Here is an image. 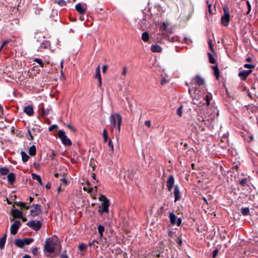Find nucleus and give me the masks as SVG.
I'll use <instances>...</instances> for the list:
<instances>
[{
  "instance_id": "34",
  "label": "nucleus",
  "mask_w": 258,
  "mask_h": 258,
  "mask_svg": "<svg viewBox=\"0 0 258 258\" xmlns=\"http://www.w3.org/2000/svg\"><path fill=\"white\" fill-rule=\"evenodd\" d=\"M208 56H209V62L211 63H214L216 62L215 59L213 57L212 54L210 53H208Z\"/></svg>"
},
{
  "instance_id": "2",
  "label": "nucleus",
  "mask_w": 258,
  "mask_h": 258,
  "mask_svg": "<svg viewBox=\"0 0 258 258\" xmlns=\"http://www.w3.org/2000/svg\"><path fill=\"white\" fill-rule=\"evenodd\" d=\"M192 96L193 98L192 103L194 104L198 105L199 106H202L205 104L203 100L206 101V104L207 105H209L210 104V98L209 96L207 95L204 96L202 92H200L197 89L195 90Z\"/></svg>"
},
{
  "instance_id": "56",
  "label": "nucleus",
  "mask_w": 258,
  "mask_h": 258,
  "mask_svg": "<svg viewBox=\"0 0 258 258\" xmlns=\"http://www.w3.org/2000/svg\"><path fill=\"white\" fill-rule=\"evenodd\" d=\"M67 126L72 131H74V128L72 126V125L70 124H67Z\"/></svg>"
},
{
  "instance_id": "48",
  "label": "nucleus",
  "mask_w": 258,
  "mask_h": 258,
  "mask_svg": "<svg viewBox=\"0 0 258 258\" xmlns=\"http://www.w3.org/2000/svg\"><path fill=\"white\" fill-rule=\"evenodd\" d=\"M167 82V80L165 78H162L161 80V84L162 85L166 84Z\"/></svg>"
},
{
  "instance_id": "18",
  "label": "nucleus",
  "mask_w": 258,
  "mask_h": 258,
  "mask_svg": "<svg viewBox=\"0 0 258 258\" xmlns=\"http://www.w3.org/2000/svg\"><path fill=\"white\" fill-rule=\"evenodd\" d=\"M12 214L15 218H22V212L17 209L12 210Z\"/></svg>"
},
{
  "instance_id": "3",
  "label": "nucleus",
  "mask_w": 258,
  "mask_h": 258,
  "mask_svg": "<svg viewBox=\"0 0 258 258\" xmlns=\"http://www.w3.org/2000/svg\"><path fill=\"white\" fill-rule=\"evenodd\" d=\"M109 122L110 123V128L112 132L113 131L115 128L116 125L117 126V134H119L120 131V126L122 122V117L120 115V114L118 113H116L114 114H111L109 116ZM117 134V133H115Z\"/></svg>"
},
{
  "instance_id": "61",
  "label": "nucleus",
  "mask_w": 258,
  "mask_h": 258,
  "mask_svg": "<svg viewBox=\"0 0 258 258\" xmlns=\"http://www.w3.org/2000/svg\"><path fill=\"white\" fill-rule=\"evenodd\" d=\"M209 46H210V48H211L212 49H213V47H212V41H211V40H210V41H209Z\"/></svg>"
},
{
  "instance_id": "21",
  "label": "nucleus",
  "mask_w": 258,
  "mask_h": 258,
  "mask_svg": "<svg viewBox=\"0 0 258 258\" xmlns=\"http://www.w3.org/2000/svg\"><path fill=\"white\" fill-rule=\"evenodd\" d=\"M15 175L12 172L8 174L7 176L8 181L10 183H13L15 181Z\"/></svg>"
},
{
  "instance_id": "1",
  "label": "nucleus",
  "mask_w": 258,
  "mask_h": 258,
  "mask_svg": "<svg viewBox=\"0 0 258 258\" xmlns=\"http://www.w3.org/2000/svg\"><path fill=\"white\" fill-rule=\"evenodd\" d=\"M61 245L58 238L55 236H52L47 238L45 241L44 251L49 254L54 252L56 249H60Z\"/></svg>"
},
{
  "instance_id": "13",
  "label": "nucleus",
  "mask_w": 258,
  "mask_h": 258,
  "mask_svg": "<svg viewBox=\"0 0 258 258\" xmlns=\"http://www.w3.org/2000/svg\"><path fill=\"white\" fill-rule=\"evenodd\" d=\"M174 184L173 175H170L167 180V188L169 191H171Z\"/></svg>"
},
{
  "instance_id": "63",
  "label": "nucleus",
  "mask_w": 258,
  "mask_h": 258,
  "mask_svg": "<svg viewBox=\"0 0 258 258\" xmlns=\"http://www.w3.org/2000/svg\"><path fill=\"white\" fill-rule=\"evenodd\" d=\"M63 60H61V61H60V67L61 68V69H62V67H63ZM61 72H62V70H61Z\"/></svg>"
},
{
  "instance_id": "49",
  "label": "nucleus",
  "mask_w": 258,
  "mask_h": 258,
  "mask_svg": "<svg viewBox=\"0 0 258 258\" xmlns=\"http://www.w3.org/2000/svg\"><path fill=\"white\" fill-rule=\"evenodd\" d=\"M218 249H215L213 252V257H216V256L218 254Z\"/></svg>"
},
{
  "instance_id": "24",
  "label": "nucleus",
  "mask_w": 258,
  "mask_h": 258,
  "mask_svg": "<svg viewBox=\"0 0 258 258\" xmlns=\"http://www.w3.org/2000/svg\"><path fill=\"white\" fill-rule=\"evenodd\" d=\"M241 213L244 216H248L250 213L249 209L247 207L242 208L241 209Z\"/></svg>"
},
{
  "instance_id": "44",
  "label": "nucleus",
  "mask_w": 258,
  "mask_h": 258,
  "mask_svg": "<svg viewBox=\"0 0 258 258\" xmlns=\"http://www.w3.org/2000/svg\"><path fill=\"white\" fill-rule=\"evenodd\" d=\"M95 243H96L98 244L99 243V241L97 240L96 239H94L91 242H89V246H91L93 245Z\"/></svg>"
},
{
  "instance_id": "33",
  "label": "nucleus",
  "mask_w": 258,
  "mask_h": 258,
  "mask_svg": "<svg viewBox=\"0 0 258 258\" xmlns=\"http://www.w3.org/2000/svg\"><path fill=\"white\" fill-rule=\"evenodd\" d=\"M103 137L105 142L108 141L109 139L108 138L107 132L105 128H104L103 131Z\"/></svg>"
},
{
  "instance_id": "59",
  "label": "nucleus",
  "mask_w": 258,
  "mask_h": 258,
  "mask_svg": "<svg viewBox=\"0 0 258 258\" xmlns=\"http://www.w3.org/2000/svg\"><path fill=\"white\" fill-rule=\"evenodd\" d=\"M247 62H250L251 61V58L250 57H247L246 59Z\"/></svg>"
},
{
  "instance_id": "58",
  "label": "nucleus",
  "mask_w": 258,
  "mask_h": 258,
  "mask_svg": "<svg viewBox=\"0 0 258 258\" xmlns=\"http://www.w3.org/2000/svg\"><path fill=\"white\" fill-rule=\"evenodd\" d=\"M45 187L47 189H49L51 187V185L49 183H48L45 185Z\"/></svg>"
},
{
  "instance_id": "35",
  "label": "nucleus",
  "mask_w": 258,
  "mask_h": 258,
  "mask_svg": "<svg viewBox=\"0 0 258 258\" xmlns=\"http://www.w3.org/2000/svg\"><path fill=\"white\" fill-rule=\"evenodd\" d=\"M86 245L85 243H82L79 245L78 248L81 251H85L86 249Z\"/></svg>"
},
{
  "instance_id": "57",
  "label": "nucleus",
  "mask_w": 258,
  "mask_h": 258,
  "mask_svg": "<svg viewBox=\"0 0 258 258\" xmlns=\"http://www.w3.org/2000/svg\"><path fill=\"white\" fill-rule=\"evenodd\" d=\"M56 126H57V125L56 124H53V125L50 126L49 127V131H51L53 129V128L55 127Z\"/></svg>"
},
{
  "instance_id": "62",
  "label": "nucleus",
  "mask_w": 258,
  "mask_h": 258,
  "mask_svg": "<svg viewBox=\"0 0 258 258\" xmlns=\"http://www.w3.org/2000/svg\"><path fill=\"white\" fill-rule=\"evenodd\" d=\"M48 113V111H45L44 109L43 110V114L44 115H47Z\"/></svg>"
},
{
  "instance_id": "6",
  "label": "nucleus",
  "mask_w": 258,
  "mask_h": 258,
  "mask_svg": "<svg viewBox=\"0 0 258 258\" xmlns=\"http://www.w3.org/2000/svg\"><path fill=\"white\" fill-rule=\"evenodd\" d=\"M34 241L33 238H27L24 239H17L15 240V245L20 248H22L25 245H28Z\"/></svg>"
},
{
  "instance_id": "60",
  "label": "nucleus",
  "mask_w": 258,
  "mask_h": 258,
  "mask_svg": "<svg viewBox=\"0 0 258 258\" xmlns=\"http://www.w3.org/2000/svg\"><path fill=\"white\" fill-rule=\"evenodd\" d=\"M23 258H31V256L28 254H25L23 256Z\"/></svg>"
},
{
  "instance_id": "29",
  "label": "nucleus",
  "mask_w": 258,
  "mask_h": 258,
  "mask_svg": "<svg viewBox=\"0 0 258 258\" xmlns=\"http://www.w3.org/2000/svg\"><path fill=\"white\" fill-rule=\"evenodd\" d=\"M168 27V23L166 22H163L160 28V30L163 33V31H166Z\"/></svg>"
},
{
  "instance_id": "50",
  "label": "nucleus",
  "mask_w": 258,
  "mask_h": 258,
  "mask_svg": "<svg viewBox=\"0 0 258 258\" xmlns=\"http://www.w3.org/2000/svg\"><path fill=\"white\" fill-rule=\"evenodd\" d=\"M207 4H208L209 12V13L210 14H212V12L211 11V4H208V2H207Z\"/></svg>"
},
{
  "instance_id": "16",
  "label": "nucleus",
  "mask_w": 258,
  "mask_h": 258,
  "mask_svg": "<svg viewBox=\"0 0 258 258\" xmlns=\"http://www.w3.org/2000/svg\"><path fill=\"white\" fill-rule=\"evenodd\" d=\"M192 82L199 86L203 85L204 84V80L199 76H197L192 79Z\"/></svg>"
},
{
  "instance_id": "15",
  "label": "nucleus",
  "mask_w": 258,
  "mask_h": 258,
  "mask_svg": "<svg viewBox=\"0 0 258 258\" xmlns=\"http://www.w3.org/2000/svg\"><path fill=\"white\" fill-rule=\"evenodd\" d=\"M174 195L175 197L174 202H177L181 198L180 192L179 188V186H178V185H176L174 186Z\"/></svg>"
},
{
  "instance_id": "54",
  "label": "nucleus",
  "mask_w": 258,
  "mask_h": 258,
  "mask_svg": "<svg viewBox=\"0 0 258 258\" xmlns=\"http://www.w3.org/2000/svg\"><path fill=\"white\" fill-rule=\"evenodd\" d=\"M60 180L65 184H66L68 182L67 179L65 178H61Z\"/></svg>"
},
{
  "instance_id": "52",
  "label": "nucleus",
  "mask_w": 258,
  "mask_h": 258,
  "mask_svg": "<svg viewBox=\"0 0 258 258\" xmlns=\"http://www.w3.org/2000/svg\"><path fill=\"white\" fill-rule=\"evenodd\" d=\"M108 67L107 65H103L102 67V72L103 73H105L106 70L107 69Z\"/></svg>"
},
{
  "instance_id": "39",
  "label": "nucleus",
  "mask_w": 258,
  "mask_h": 258,
  "mask_svg": "<svg viewBox=\"0 0 258 258\" xmlns=\"http://www.w3.org/2000/svg\"><path fill=\"white\" fill-rule=\"evenodd\" d=\"M50 46V43L48 41H45L43 43H42L41 45V48H46Z\"/></svg>"
},
{
  "instance_id": "30",
  "label": "nucleus",
  "mask_w": 258,
  "mask_h": 258,
  "mask_svg": "<svg viewBox=\"0 0 258 258\" xmlns=\"http://www.w3.org/2000/svg\"><path fill=\"white\" fill-rule=\"evenodd\" d=\"M9 170L8 168L6 167H2L0 168V174L2 175H5L7 174Z\"/></svg>"
},
{
  "instance_id": "8",
  "label": "nucleus",
  "mask_w": 258,
  "mask_h": 258,
  "mask_svg": "<svg viewBox=\"0 0 258 258\" xmlns=\"http://www.w3.org/2000/svg\"><path fill=\"white\" fill-rule=\"evenodd\" d=\"M30 208V215L33 217L38 216L41 212V206L39 204L32 205Z\"/></svg>"
},
{
  "instance_id": "53",
  "label": "nucleus",
  "mask_w": 258,
  "mask_h": 258,
  "mask_svg": "<svg viewBox=\"0 0 258 258\" xmlns=\"http://www.w3.org/2000/svg\"><path fill=\"white\" fill-rule=\"evenodd\" d=\"M3 115V107L0 105V117Z\"/></svg>"
},
{
  "instance_id": "47",
  "label": "nucleus",
  "mask_w": 258,
  "mask_h": 258,
  "mask_svg": "<svg viewBox=\"0 0 258 258\" xmlns=\"http://www.w3.org/2000/svg\"><path fill=\"white\" fill-rule=\"evenodd\" d=\"M145 125H146L147 126H148V127H150L151 125V121L148 120H146L145 122Z\"/></svg>"
},
{
  "instance_id": "4",
  "label": "nucleus",
  "mask_w": 258,
  "mask_h": 258,
  "mask_svg": "<svg viewBox=\"0 0 258 258\" xmlns=\"http://www.w3.org/2000/svg\"><path fill=\"white\" fill-rule=\"evenodd\" d=\"M99 199L102 201V209L101 211H100V214L101 215L103 213H108L109 211V206L110 205L109 200L105 196L103 195H101Z\"/></svg>"
},
{
  "instance_id": "64",
  "label": "nucleus",
  "mask_w": 258,
  "mask_h": 258,
  "mask_svg": "<svg viewBox=\"0 0 258 258\" xmlns=\"http://www.w3.org/2000/svg\"><path fill=\"white\" fill-rule=\"evenodd\" d=\"M23 222H25L27 221V218L26 217H23L22 216V218H21Z\"/></svg>"
},
{
  "instance_id": "26",
  "label": "nucleus",
  "mask_w": 258,
  "mask_h": 258,
  "mask_svg": "<svg viewBox=\"0 0 258 258\" xmlns=\"http://www.w3.org/2000/svg\"><path fill=\"white\" fill-rule=\"evenodd\" d=\"M36 153V147L34 145H32V146H31L29 148V154L31 156H34V155H35Z\"/></svg>"
},
{
  "instance_id": "40",
  "label": "nucleus",
  "mask_w": 258,
  "mask_h": 258,
  "mask_svg": "<svg viewBox=\"0 0 258 258\" xmlns=\"http://www.w3.org/2000/svg\"><path fill=\"white\" fill-rule=\"evenodd\" d=\"M182 106H180L179 107H178L176 110V113L179 116H181L182 115Z\"/></svg>"
},
{
  "instance_id": "27",
  "label": "nucleus",
  "mask_w": 258,
  "mask_h": 258,
  "mask_svg": "<svg viewBox=\"0 0 258 258\" xmlns=\"http://www.w3.org/2000/svg\"><path fill=\"white\" fill-rule=\"evenodd\" d=\"M21 155L22 156V161L24 162H26L28 160L29 157L24 151H21Z\"/></svg>"
},
{
  "instance_id": "43",
  "label": "nucleus",
  "mask_w": 258,
  "mask_h": 258,
  "mask_svg": "<svg viewBox=\"0 0 258 258\" xmlns=\"http://www.w3.org/2000/svg\"><path fill=\"white\" fill-rule=\"evenodd\" d=\"M246 5H247V8H248V10L246 12V14L248 15L250 12L251 8L250 4L248 1H246Z\"/></svg>"
},
{
  "instance_id": "38",
  "label": "nucleus",
  "mask_w": 258,
  "mask_h": 258,
  "mask_svg": "<svg viewBox=\"0 0 258 258\" xmlns=\"http://www.w3.org/2000/svg\"><path fill=\"white\" fill-rule=\"evenodd\" d=\"M34 61L37 62L41 67H43V62L40 58H34Z\"/></svg>"
},
{
  "instance_id": "32",
  "label": "nucleus",
  "mask_w": 258,
  "mask_h": 258,
  "mask_svg": "<svg viewBox=\"0 0 258 258\" xmlns=\"http://www.w3.org/2000/svg\"><path fill=\"white\" fill-rule=\"evenodd\" d=\"M98 232L100 234V237H101L103 236V232L104 231V226L100 225L98 226Z\"/></svg>"
},
{
  "instance_id": "9",
  "label": "nucleus",
  "mask_w": 258,
  "mask_h": 258,
  "mask_svg": "<svg viewBox=\"0 0 258 258\" xmlns=\"http://www.w3.org/2000/svg\"><path fill=\"white\" fill-rule=\"evenodd\" d=\"M26 225L35 231H38L40 229L42 226V223L39 221L31 220L28 222Z\"/></svg>"
},
{
  "instance_id": "23",
  "label": "nucleus",
  "mask_w": 258,
  "mask_h": 258,
  "mask_svg": "<svg viewBox=\"0 0 258 258\" xmlns=\"http://www.w3.org/2000/svg\"><path fill=\"white\" fill-rule=\"evenodd\" d=\"M6 238H7V235H6V234H5L0 239V248L1 249H3V248L4 247V246H5V244L6 243Z\"/></svg>"
},
{
  "instance_id": "41",
  "label": "nucleus",
  "mask_w": 258,
  "mask_h": 258,
  "mask_svg": "<svg viewBox=\"0 0 258 258\" xmlns=\"http://www.w3.org/2000/svg\"><path fill=\"white\" fill-rule=\"evenodd\" d=\"M244 67L246 69H253L255 68V65L249 63H245L244 64Z\"/></svg>"
},
{
  "instance_id": "22",
  "label": "nucleus",
  "mask_w": 258,
  "mask_h": 258,
  "mask_svg": "<svg viewBox=\"0 0 258 258\" xmlns=\"http://www.w3.org/2000/svg\"><path fill=\"white\" fill-rule=\"evenodd\" d=\"M32 177L33 179L37 180L41 185H43L41 178L39 175H37L35 173H32Z\"/></svg>"
},
{
  "instance_id": "37",
  "label": "nucleus",
  "mask_w": 258,
  "mask_h": 258,
  "mask_svg": "<svg viewBox=\"0 0 258 258\" xmlns=\"http://www.w3.org/2000/svg\"><path fill=\"white\" fill-rule=\"evenodd\" d=\"M108 145L109 147V151H111L112 152L113 151V145L112 142L110 138L108 140Z\"/></svg>"
},
{
  "instance_id": "42",
  "label": "nucleus",
  "mask_w": 258,
  "mask_h": 258,
  "mask_svg": "<svg viewBox=\"0 0 258 258\" xmlns=\"http://www.w3.org/2000/svg\"><path fill=\"white\" fill-rule=\"evenodd\" d=\"M57 4L61 7L65 6L67 5V3L64 0H58Z\"/></svg>"
},
{
  "instance_id": "7",
  "label": "nucleus",
  "mask_w": 258,
  "mask_h": 258,
  "mask_svg": "<svg viewBox=\"0 0 258 258\" xmlns=\"http://www.w3.org/2000/svg\"><path fill=\"white\" fill-rule=\"evenodd\" d=\"M223 11L224 15L221 17V23L223 25L227 26L230 20V14L228 8L227 7H224Z\"/></svg>"
},
{
  "instance_id": "45",
  "label": "nucleus",
  "mask_w": 258,
  "mask_h": 258,
  "mask_svg": "<svg viewBox=\"0 0 258 258\" xmlns=\"http://www.w3.org/2000/svg\"><path fill=\"white\" fill-rule=\"evenodd\" d=\"M32 252L34 255H37V252H38V248L36 247H34V248H33Z\"/></svg>"
},
{
  "instance_id": "19",
  "label": "nucleus",
  "mask_w": 258,
  "mask_h": 258,
  "mask_svg": "<svg viewBox=\"0 0 258 258\" xmlns=\"http://www.w3.org/2000/svg\"><path fill=\"white\" fill-rule=\"evenodd\" d=\"M95 77L98 79L100 85L101 84V77L100 75V66H98L96 69Z\"/></svg>"
},
{
  "instance_id": "36",
  "label": "nucleus",
  "mask_w": 258,
  "mask_h": 258,
  "mask_svg": "<svg viewBox=\"0 0 258 258\" xmlns=\"http://www.w3.org/2000/svg\"><path fill=\"white\" fill-rule=\"evenodd\" d=\"M247 178H243L239 180V183L243 186L247 185Z\"/></svg>"
},
{
  "instance_id": "28",
  "label": "nucleus",
  "mask_w": 258,
  "mask_h": 258,
  "mask_svg": "<svg viewBox=\"0 0 258 258\" xmlns=\"http://www.w3.org/2000/svg\"><path fill=\"white\" fill-rule=\"evenodd\" d=\"M149 33L147 32H144L142 35V39L144 42H147L149 40Z\"/></svg>"
},
{
  "instance_id": "25",
  "label": "nucleus",
  "mask_w": 258,
  "mask_h": 258,
  "mask_svg": "<svg viewBox=\"0 0 258 258\" xmlns=\"http://www.w3.org/2000/svg\"><path fill=\"white\" fill-rule=\"evenodd\" d=\"M17 205L21 207L22 208L25 209L26 210H28L29 208H30L31 206L29 205H27L26 203L21 202H18L17 203Z\"/></svg>"
},
{
  "instance_id": "11",
  "label": "nucleus",
  "mask_w": 258,
  "mask_h": 258,
  "mask_svg": "<svg viewBox=\"0 0 258 258\" xmlns=\"http://www.w3.org/2000/svg\"><path fill=\"white\" fill-rule=\"evenodd\" d=\"M21 222L19 221H16L11 226L10 228L11 233L13 235L16 234L19 228L21 226Z\"/></svg>"
},
{
  "instance_id": "20",
  "label": "nucleus",
  "mask_w": 258,
  "mask_h": 258,
  "mask_svg": "<svg viewBox=\"0 0 258 258\" xmlns=\"http://www.w3.org/2000/svg\"><path fill=\"white\" fill-rule=\"evenodd\" d=\"M151 50L154 52H160L162 50V48L159 45L154 44L151 46Z\"/></svg>"
},
{
  "instance_id": "5",
  "label": "nucleus",
  "mask_w": 258,
  "mask_h": 258,
  "mask_svg": "<svg viewBox=\"0 0 258 258\" xmlns=\"http://www.w3.org/2000/svg\"><path fill=\"white\" fill-rule=\"evenodd\" d=\"M58 137L61 140L62 143L66 146H71L72 142L71 140L66 135L65 132L61 130L58 132Z\"/></svg>"
},
{
  "instance_id": "12",
  "label": "nucleus",
  "mask_w": 258,
  "mask_h": 258,
  "mask_svg": "<svg viewBox=\"0 0 258 258\" xmlns=\"http://www.w3.org/2000/svg\"><path fill=\"white\" fill-rule=\"evenodd\" d=\"M75 9L80 14H84L87 11V6L86 4L82 5L78 3L76 5Z\"/></svg>"
},
{
  "instance_id": "55",
  "label": "nucleus",
  "mask_w": 258,
  "mask_h": 258,
  "mask_svg": "<svg viewBox=\"0 0 258 258\" xmlns=\"http://www.w3.org/2000/svg\"><path fill=\"white\" fill-rule=\"evenodd\" d=\"M9 42L8 40H4L2 44V47L5 46Z\"/></svg>"
},
{
  "instance_id": "51",
  "label": "nucleus",
  "mask_w": 258,
  "mask_h": 258,
  "mask_svg": "<svg viewBox=\"0 0 258 258\" xmlns=\"http://www.w3.org/2000/svg\"><path fill=\"white\" fill-rule=\"evenodd\" d=\"M126 72H127V68H126V67H124V69L123 70V71L122 72V75L123 76H125L126 74Z\"/></svg>"
},
{
  "instance_id": "31",
  "label": "nucleus",
  "mask_w": 258,
  "mask_h": 258,
  "mask_svg": "<svg viewBox=\"0 0 258 258\" xmlns=\"http://www.w3.org/2000/svg\"><path fill=\"white\" fill-rule=\"evenodd\" d=\"M213 69L214 70V74H215L217 79H218L219 77L220 76V73H219V69H218L217 66H216L213 67Z\"/></svg>"
},
{
  "instance_id": "17",
  "label": "nucleus",
  "mask_w": 258,
  "mask_h": 258,
  "mask_svg": "<svg viewBox=\"0 0 258 258\" xmlns=\"http://www.w3.org/2000/svg\"><path fill=\"white\" fill-rule=\"evenodd\" d=\"M24 112L29 116H31L34 113L33 107L31 105L25 106L24 108Z\"/></svg>"
},
{
  "instance_id": "46",
  "label": "nucleus",
  "mask_w": 258,
  "mask_h": 258,
  "mask_svg": "<svg viewBox=\"0 0 258 258\" xmlns=\"http://www.w3.org/2000/svg\"><path fill=\"white\" fill-rule=\"evenodd\" d=\"M60 258H69V256L66 253V251H64V252L60 254Z\"/></svg>"
},
{
  "instance_id": "14",
  "label": "nucleus",
  "mask_w": 258,
  "mask_h": 258,
  "mask_svg": "<svg viewBox=\"0 0 258 258\" xmlns=\"http://www.w3.org/2000/svg\"><path fill=\"white\" fill-rule=\"evenodd\" d=\"M251 72V70H243L238 73V76L241 80H245Z\"/></svg>"
},
{
  "instance_id": "10",
  "label": "nucleus",
  "mask_w": 258,
  "mask_h": 258,
  "mask_svg": "<svg viewBox=\"0 0 258 258\" xmlns=\"http://www.w3.org/2000/svg\"><path fill=\"white\" fill-rule=\"evenodd\" d=\"M169 219L171 224H176L177 226H180L181 223V219L177 217L172 212L169 214Z\"/></svg>"
}]
</instances>
